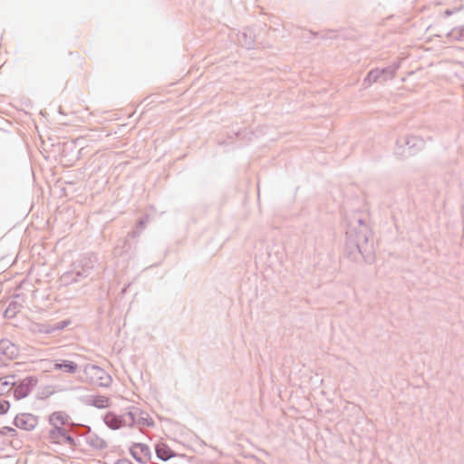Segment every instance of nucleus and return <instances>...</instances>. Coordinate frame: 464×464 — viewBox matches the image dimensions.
I'll list each match as a JSON object with an SVG mask.
<instances>
[{
	"instance_id": "1",
	"label": "nucleus",
	"mask_w": 464,
	"mask_h": 464,
	"mask_svg": "<svg viewBox=\"0 0 464 464\" xmlns=\"http://www.w3.org/2000/svg\"><path fill=\"white\" fill-rule=\"evenodd\" d=\"M86 372L91 382L97 385L108 386L111 383V376L98 366L91 365L86 367Z\"/></svg>"
},
{
	"instance_id": "2",
	"label": "nucleus",
	"mask_w": 464,
	"mask_h": 464,
	"mask_svg": "<svg viewBox=\"0 0 464 464\" xmlns=\"http://www.w3.org/2000/svg\"><path fill=\"white\" fill-rule=\"evenodd\" d=\"M37 424V417L31 413H21L14 418V425L24 430H33Z\"/></svg>"
},
{
	"instance_id": "3",
	"label": "nucleus",
	"mask_w": 464,
	"mask_h": 464,
	"mask_svg": "<svg viewBox=\"0 0 464 464\" xmlns=\"http://www.w3.org/2000/svg\"><path fill=\"white\" fill-rule=\"evenodd\" d=\"M130 454L139 462H146L150 459V451L147 445L142 443H135L131 446Z\"/></svg>"
},
{
	"instance_id": "4",
	"label": "nucleus",
	"mask_w": 464,
	"mask_h": 464,
	"mask_svg": "<svg viewBox=\"0 0 464 464\" xmlns=\"http://www.w3.org/2000/svg\"><path fill=\"white\" fill-rule=\"evenodd\" d=\"M49 423L53 428H63L64 426L70 424V417L69 415L62 411H57L53 412L49 416Z\"/></svg>"
},
{
	"instance_id": "5",
	"label": "nucleus",
	"mask_w": 464,
	"mask_h": 464,
	"mask_svg": "<svg viewBox=\"0 0 464 464\" xmlns=\"http://www.w3.org/2000/svg\"><path fill=\"white\" fill-rule=\"evenodd\" d=\"M50 440L53 443H62L68 441L70 444L73 443V440L66 433L63 428H53L49 432Z\"/></svg>"
},
{
	"instance_id": "6",
	"label": "nucleus",
	"mask_w": 464,
	"mask_h": 464,
	"mask_svg": "<svg viewBox=\"0 0 464 464\" xmlns=\"http://www.w3.org/2000/svg\"><path fill=\"white\" fill-rule=\"evenodd\" d=\"M15 385L13 376L0 378V395L7 394Z\"/></svg>"
},
{
	"instance_id": "7",
	"label": "nucleus",
	"mask_w": 464,
	"mask_h": 464,
	"mask_svg": "<svg viewBox=\"0 0 464 464\" xmlns=\"http://www.w3.org/2000/svg\"><path fill=\"white\" fill-rule=\"evenodd\" d=\"M156 453L157 456L163 460H168L174 456L172 450L165 443L157 445Z\"/></svg>"
},
{
	"instance_id": "8",
	"label": "nucleus",
	"mask_w": 464,
	"mask_h": 464,
	"mask_svg": "<svg viewBox=\"0 0 464 464\" xmlns=\"http://www.w3.org/2000/svg\"><path fill=\"white\" fill-rule=\"evenodd\" d=\"M0 349L5 354L7 355L9 359L16 358L19 353L18 348L9 342H3L1 343Z\"/></svg>"
},
{
	"instance_id": "9",
	"label": "nucleus",
	"mask_w": 464,
	"mask_h": 464,
	"mask_svg": "<svg viewBox=\"0 0 464 464\" xmlns=\"http://www.w3.org/2000/svg\"><path fill=\"white\" fill-rule=\"evenodd\" d=\"M13 389H14V396L17 399L25 397L30 391L29 383L25 380L23 381L19 385L14 386Z\"/></svg>"
},
{
	"instance_id": "10",
	"label": "nucleus",
	"mask_w": 464,
	"mask_h": 464,
	"mask_svg": "<svg viewBox=\"0 0 464 464\" xmlns=\"http://www.w3.org/2000/svg\"><path fill=\"white\" fill-rule=\"evenodd\" d=\"M78 366L75 362L71 361H64L63 363H56L54 365V369L61 370L63 369L65 372L73 373L76 372Z\"/></svg>"
},
{
	"instance_id": "11",
	"label": "nucleus",
	"mask_w": 464,
	"mask_h": 464,
	"mask_svg": "<svg viewBox=\"0 0 464 464\" xmlns=\"http://www.w3.org/2000/svg\"><path fill=\"white\" fill-rule=\"evenodd\" d=\"M92 403L97 408H106L110 404V400L105 396H95L92 398Z\"/></svg>"
},
{
	"instance_id": "12",
	"label": "nucleus",
	"mask_w": 464,
	"mask_h": 464,
	"mask_svg": "<svg viewBox=\"0 0 464 464\" xmlns=\"http://www.w3.org/2000/svg\"><path fill=\"white\" fill-rule=\"evenodd\" d=\"M10 408V404L6 401H0V415L5 414Z\"/></svg>"
},
{
	"instance_id": "13",
	"label": "nucleus",
	"mask_w": 464,
	"mask_h": 464,
	"mask_svg": "<svg viewBox=\"0 0 464 464\" xmlns=\"http://www.w3.org/2000/svg\"><path fill=\"white\" fill-rule=\"evenodd\" d=\"M111 416L107 415V416H106V419H105V420H106V422H107V423H108L111 428H113V429H117V428L119 427V426H118V424H117L116 422H115V424L111 423Z\"/></svg>"
},
{
	"instance_id": "14",
	"label": "nucleus",
	"mask_w": 464,
	"mask_h": 464,
	"mask_svg": "<svg viewBox=\"0 0 464 464\" xmlns=\"http://www.w3.org/2000/svg\"><path fill=\"white\" fill-rule=\"evenodd\" d=\"M6 432H14V430L13 428L4 427V428L0 430V434H2V435H5Z\"/></svg>"
},
{
	"instance_id": "15",
	"label": "nucleus",
	"mask_w": 464,
	"mask_h": 464,
	"mask_svg": "<svg viewBox=\"0 0 464 464\" xmlns=\"http://www.w3.org/2000/svg\"><path fill=\"white\" fill-rule=\"evenodd\" d=\"M372 75H373V72H371L369 73V77H371V76H372Z\"/></svg>"
},
{
	"instance_id": "16",
	"label": "nucleus",
	"mask_w": 464,
	"mask_h": 464,
	"mask_svg": "<svg viewBox=\"0 0 464 464\" xmlns=\"http://www.w3.org/2000/svg\"><path fill=\"white\" fill-rule=\"evenodd\" d=\"M111 423L115 424L114 420H112V418L111 419Z\"/></svg>"
}]
</instances>
